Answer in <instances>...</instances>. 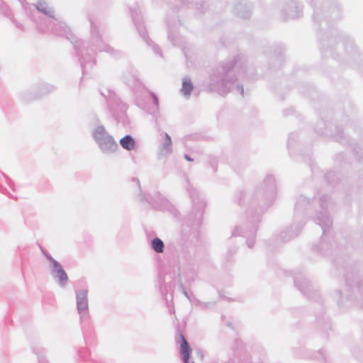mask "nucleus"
Masks as SVG:
<instances>
[{
  "label": "nucleus",
  "instance_id": "nucleus-1",
  "mask_svg": "<svg viewBox=\"0 0 363 363\" xmlns=\"http://www.w3.org/2000/svg\"><path fill=\"white\" fill-rule=\"evenodd\" d=\"M236 65L242 68L241 63L229 62L226 65H222L217 68L216 72L213 73L210 77L209 86L212 91L218 92L220 95H225L234 89L244 96V89L242 86L237 84L234 86L235 81L233 79H227L230 69Z\"/></svg>",
  "mask_w": 363,
  "mask_h": 363
},
{
  "label": "nucleus",
  "instance_id": "nucleus-2",
  "mask_svg": "<svg viewBox=\"0 0 363 363\" xmlns=\"http://www.w3.org/2000/svg\"><path fill=\"white\" fill-rule=\"evenodd\" d=\"M30 7L36 9L38 12H40L48 17L47 20H44V23L38 22L35 16L33 17L40 30L51 32L59 35H65L67 38H70L69 28L64 22L55 18V12L52 8L50 7L45 1H39L36 5H32Z\"/></svg>",
  "mask_w": 363,
  "mask_h": 363
},
{
  "label": "nucleus",
  "instance_id": "nucleus-3",
  "mask_svg": "<svg viewBox=\"0 0 363 363\" xmlns=\"http://www.w3.org/2000/svg\"><path fill=\"white\" fill-rule=\"evenodd\" d=\"M91 135L100 150L104 154L115 152L118 145L113 137L111 135L102 125H96L91 132Z\"/></svg>",
  "mask_w": 363,
  "mask_h": 363
},
{
  "label": "nucleus",
  "instance_id": "nucleus-4",
  "mask_svg": "<svg viewBox=\"0 0 363 363\" xmlns=\"http://www.w3.org/2000/svg\"><path fill=\"white\" fill-rule=\"evenodd\" d=\"M45 256L50 261L49 268L52 276L57 280L60 286L64 287L68 281L67 273L57 260L49 255H45Z\"/></svg>",
  "mask_w": 363,
  "mask_h": 363
},
{
  "label": "nucleus",
  "instance_id": "nucleus-5",
  "mask_svg": "<svg viewBox=\"0 0 363 363\" xmlns=\"http://www.w3.org/2000/svg\"><path fill=\"white\" fill-rule=\"evenodd\" d=\"M91 43L92 47L91 48L92 51L99 50L100 52H106L114 56H117V54L113 53V49L109 45L104 43L102 37L99 35L96 28L91 23Z\"/></svg>",
  "mask_w": 363,
  "mask_h": 363
},
{
  "label": "nucleus",
  "instance_id": "nucleus-6",
  "mask_svg": "<svg viewBox=\"0 0 363 363\" xmlns=\"http://www.w3.org/2000/svg\"><path fill=\"white\" fill-rule=\"evenodd\" d=\"M77 311L81 319L88 317V290L86 289L76 290Z\"/></svg>",
  "mask_w": 363,
  "mask_h": 363
},
{
  "label": "nucleus",
  "instance_id": "nucleus-7",
  "mask_svg": "<svg viewBox=\"0 0 363 363\" xmlns=\"http://www.w3.org/2000/svg\"><path fill=\"white\" fill-rule=\"evenodd\" d=\"M327 201L328 199L326 197H323L320 199V207L323 211L320 212L319 215L315 218L317 223L322 228L323 234L324 235L326 234L327 230L332 225V220L325 211Z\"/></svg>",
  "mask_w": 363,
  "mask_h": 363
},
{
  "label": "nucleus",
  "instance_id": "nucleus-8",
  "mask_svg": "<svg viewBox=\"0 0 363 363\" xmlns=\"http://www.w3.org/2000/svg\"><path fill=\"white\" fill-rule=\"evenodd\" d=\"M159 155L168 157L172 153V142L171 137L164 132L160 133Z\"/></svg>",
  "mask_w": 363,
  "mask_h": 363
},
{
  "label": "nucleus",
  "instance_id": "nucleus-9",
  "mask_svg": "<svg viewBox=\"0 0 363 363\" xmlns=\"http://www.w3.org/2000/svg\"><path fill=\"white\" fill-rule=\"evenodd\" d=\"M131 16L135 23V25L139 32L140 35L144 39V40L150 44L151 41L146 35V29L143 26V23L140 19V15L136 9L130 10Z\"/></svg>",
  "mask_w": 363,
  "mask_h": 363
},
{
  "label": "nucleus",
  "instance_id": "nucleus-10",
  "mask_svg": "<svg viewBox=\"0 0 363 363\" xmlns=\"http://www.w3.org/2000/svg\"><path fill=\"white\" fill-rule=\"evenodd\" d=\"M239 227H236L235 230L233 231V235L237 236V235H242V236H247V245L249 247H252L254 245L255 242V232H256V227L255 225H252L251 228L250 229L249 232L245 231H240Z\"/></svg>",
  "mask_w": 363,
  "mask_h": 363
},
{
  "label": "nucleus",
  "instance_id": "nucleus-11",
  "mask_svg": "<svg viewBox=\"0 0 363 363\" xmlns=\"http://www.w3.org/2000/svg\"><path fill=\"white\" fill-rule=\"evenodd\" d=\"M302 6L295 1H291L287 6V16L289 18H296L299 16Z\"/></svg>",
  "mask_w": 363,
  "mask_h": 363
},
{
  "label": "nucleus",
  "instance_id": "nucleus-12",
  "mask_svg": "<svg viewBox=\"0 0 363 363\" xmlns=\"http://www.w3.org/2000/svg\"><path fill=\"white\" fill-rule=\"evenodd\" d=\"M178 276L181 284H182L183 280L186 283H189L194 279V273L189 267H183L180 269Z\"/></svg>",
  "mask_w": 363,
  "mask_h": 363
},
{
  "label": "nucleus",
  "instance_id": "nucleus-13",
  "mask_svg": "<svg viewBox=\"0 0 363 363\" xmlns=\"http://www.w3.org/2000/svg\"><path fill=\"white\" fill-rule=\"evenodd\" d=\"M234 11L240 17L246 18L250 16V6L246 3L240 2L235 6Z\"/></svg>",
  "mask_w": 363,
  "mask_h": 363
},
{
  "label": "nucleus",
  "instance_id": "nucleus-14",
  "mask_svg": "<svg viewBox=\"0 0 363 363\" xmlns=\"http://www.w3.org/2000/svg\"><path fill=\"white\" fill-rule=\"evenodd\" d=\"M182 343H181V353L183 355V361L184 363H189V354H190V347L189 343L186 340L185 337L183 335H181ZM194 363V362H191Z\"/></svg>",
  "mask_w": 363,
  "mask_h": 363
},
{
  "label": "nucleus",
  "instance_id": "nucleus-15",
  "mask_svg": "<svg viewBox=\"0 0 363 363\" xmlns=\"http://www.w3.org/2000/svg\"><path fill=\"white\" fill-rule=\"evenodd\" d=\"M194 86L191 79L188 77H184L182 82V86L181 93L186 97H189L193 90Z\"/></svg>",
  "mask_w": 363,
  "mask_h": 363
},
{
  "label": "nucleus",
  "instance_id": "nucleus-16",
  "mask_svg": "<svg viewBox=\"0 0 363 363\" xmlns=\"http://www.w3.org/2000/svg\"><path fill=\"white\" fill-rule=\"evenodd\" d=\"M120 144L123 148L132 150L135 148V140L132 136L127 135L120 140Z\"/></svg>",
  "mask_w": 363,
  "mask_h": 363
},
{
  "label": "nucleus",
  "instance_id": "nucleus-17",
  "mask_svg": "<svg viewBox=\"0 0 363 363\" xmlns=\"http://www.w3.org/2000/svg\"><path fill=\"white\" fill-rule=\"evenodd\" d=\"M164 247L163 242L158 238H155L151 241V247L157 253L162 252Z\"/></svg>",
  "mask_w": 363,
  "mask_h": 363
},
{
  "label": "nucleus",
  "instance_id": "nucleus-18",
  "mask_svg": "<svg viewBox=\"0 0 363 363\" xmlns=\"http://www.w3.org/2000/svg\"><path fill=\"white\" fill-rule=\"evenodd\" d=\"M265 183L267 184V187L272 195L274 193L275 189V180L272 176H269L265 179Z\"/></svg>",
  "mask_w": 363,
  "mask_h": 363
},
{
  "label": "nucleus",
  "instance_id": "nucleus-19",
  "mask_svg": "<svg viewBox=\"0 0 363 363\" xmlns=\"http://www.w3.org/2000/svg\"><path fill=\"white\" fill-rule=\"evenodd\" d=\"M55 89V87L52 85L45 84L42 85L41 87V94H45L53 91Z\"/></svg>",
  "mask_w": 363,
  "mask_h": 363
},
{
  "label": "nucleus",
  "instance_id": "nucleus-20",
  "mask_svg": "<svg viewBox=\"0 0 363 363\" xmlns=\"http://www.w3.org/2000/svg\"><path fill=\"white\" fill-rule=\"evenodd\" d=\"M306 203H308V201L304 197H301L296 204V211H298L301 208V206Z\"/></svg>",
  "mask_w": 363,
  "mask_h": 363
},
{
  "label": "nucleus",
  "instance_id": "nucleus-21",
  "mask_svg": "<svg viewBox=\"0 0 363 363\" xmlns=\"http://www.w3.org/2000/svg\"><path fill=\"white\" fill-rule=\"evenodd\" d=\"M40 350L41 349L35 350V352L38 356L39 363H48L46 361V359L44 358V357L43 355V352L42 351H38V350Z\"/></svg>",
  "mask_w": 363,
  "mask_h": 363
},
{
  "label": "nucleus",
  "instance_id": "nucleus-22",
  "mask_svg": "<svg viewBox=\"0 0 363 363\" xmlns=\"http://www.w3.org/2000/svg\"><path fill=\"white\" fill-rule=\"evenodd\" d=\"M74 45L75 49L77 50L78 55H79L80 52L82 53V55H83V51L81 50V46L83 48L84 47V43L77 41L74 43Z\"/></svg>",
  "mask_w": 363,
  "mask_h": 363
},
{
  "label": "nucleus",
  "instance_id": "nucleus-23",
  "mask_svg": "<svg viewBox=\"0 0 363 363\" xmlns=\"http://www.w3.org/2000/svg\"><path fill=\"white\" fill-rule=\"evenodd\" d=\"M204 207H205V203H204V201L203 200H199L198 201V208H199V212H201L203 211L204 209Z\"/></svg>",
  "mask_w": 363,
  "mask_h": 363
},
{
  "label": "nucleus",
  "instance_id": "nucleus-24",
  "mask_svg": "<svg viewBox=\"0 0 363 363\" xmlns=\"http://www.w3.org/2000/svg\"><path fill=\"white\" fill-rule=\"evenodd\" d=\"M151 96L152 97V100H153V102L155 105V107L156 108H157V106H158V99L157 97L153 94V93H151Z\"/></svg>",
  "mask_w": 363,
  "mask_h": 363
},
{
  "label": "nucleus",
  "instance_id": "nucleus-25",
  "mask_svg": "<svg viewBox=\"0 0 363 363\" xmlns=\"http://www.w3.org/2000/svg\"><path fill=\"white\" fill-rule=\"evenodd\" d=\"M152 50L153 51L156 53V54H159V55H161L160 53V49L158 46H157L156 45H152Z\"/></svg>",
  "mask_w": 363,
  "mask_h": 363
},
{
  "label": "nucleus",
  "instance_id": "nucleus-26",
  "mask_svg": "<svg viewBox=\"0 0 363 363\" xmlns=\"http://www.w3.org/2000/svg\"><path fill=\"white\" fill-rule=\"evenodd\" d=\"M159 199L161 201V203L164 206L167 203V201L164 197H162L161 195L159 196Z\"/></svg>",
  "mask_w": 363,
  "mask_h": 363
},
{
  "label": "nucleus",
  "instance_id": "nucleus-27",
  "mask_svg": "<svg viewBox=\"0 0 363 363\" xmlns=\"http://www.w3.org/2000/svg\"><path fill=\"white\" fill-rule=\"evenodd\" d=\"M181 286L183 288V294H184V296L189 300L191 301V298L188 294V292L185 290V289L184 288L183 286V284H181Z\"/></svg>",
  "mask_w": 363,
  "mask_h": 363
},
{
  "label": "nucleus",
  "instance_id": "nucleus-28",
  "mask_svg": "<svg viewBox=\"0 0 363 363\" xmlns=\"http://www.w3.org/2000/svg\"><path fill=\"white\" fill-rule=\"evenodd\" d=\"M80 61H81L82 72H84V71L86 68V63H85L84 61L82 60V59H80Z\"/></svg>",
  "mask_w": 363,
  "mask_h": 363
},
{
  "label": "nucleus",
  "instance_id": "nucleus-29",
  "mask_svg": "<svg viewBox=\"0 0 363 363\" xmlns=\"http://www.w3.org/2000/svg\"><path fill=\"white\" fill-rule=\"evenodd\" d=\"M188 191L189 192L190 196L192 198L196 194V191L194 189H193V188L189 189Z\"/></svg>",
  "mask_w": 363,
  "mask_h": 363
},
{
  "label": "nucleus",
  "instance_id": "nucleus-30",
  "mask_svg": "<svg viewBox=\"0 0 363 363\" xmlns=\"http://www.w3.org/2000/svg\"><path fill=\"white\" fill-rule=\"evenodd\" d=\"M168 38L172 42L173 44H176L175 40L171 33H169Z\"/></svg>",
  "mask_w": 363,
  "mask_h": 363
},
{
  "label": "nucleus",
  "instance_id": "nucleus-31",
  "mask_svg": "<svg viewBox=\"0 0 363 363\" xmlns=\"http://www.w3.org/2000/svg\"><path fill=\"white\" fill-rule=\"evenodd\" d=\"M295 282V284L299 288V289L304 294H306V292L301 287V286L298 285V281L297 280H295L294 281Z\"/></svg>",
  "mask_w": 363,
  "mask_h": 363
},
{
  "label": "nucleus",
  "instance_id": "nucleus-32",
  "mask_svg": "<svg viewBox=\"0 0 363 363\" xmlns=\"http://www.w3.org/2000/svg\"><path fill=\"white\" fill-rule=\"evenodd\" d=\"M184 157L188 161H192L193 160V159H191L188 155H185Z\"/></svg>",
  "mask_w": 363,
  "mask_h": 363
},
{
  "label": "nucleus",
  "instance_id": "nucleus-33",
  "mask_svg": "<svg viewBox=\"0 0 363 363\" xmlns=\"http://www.w3.org/2000/svg\"><path fill=\"white\" fill-rule=\"evenodd\" d=\"M259 220V217L257 216L255 219H252V222H255V223H257Z\"/></svg>",
  "mask_w": 363,
  "mask_h": 363
},
{
  "label": "nucleus",
  "instance_id": "nucleus-34",
  "mask_svg": "<svg viewBox=\"0 0 363 363\" xmlns=\"http://www.w3.org/2000/svg\"><path fill=\"white\" fill-rule=\"evenodd\" d=\"M21 1V4H22L23 7L27 10V9L25 7V5H24V0H19Z\"/></svg>",
  "mask_w": 363,
  "mask_h": 363
},
{
  "label": "nucleus",
  "instance_id": "nucleus-35",
  "mask_svg": "<svg viewBox=\"0 0 363 363\" xmlns=\"http://www.w3.org/2000/svg\"><path fill=\"white\" fill-rule=\"evenodd\" d=\"M133 181L136 182L137 185L140 186V182L138 179H134Z\"/></svg>",
  "mask_w": 363,
  "mask_h": 363
},
{
  "label": "nucleus",
  "instance_id": "nucleus-36",
  "mask_svg": "<svg viewBox=\"0 0 363 363\" xmlns=\"http://www.w3.org/2000/svg\"><path fill=\"white\" fill-rule=\"evenodd\" d=\"M16 27H18V28H19L22 29V27H21V26L20 24H16Z\"/></svg>",
  "mask_w": 363,
  "mask_h": 363
},
{
  "label": "nucleus",
  "instance_id": "nucleus-37",
  "mask_svg": "<svg viewBox=\"0 0 363 363\" xmlns=\"http://www.w3.org/2000/svg\"><path fill=\"white\" fill-rule=\"evenodd\" d=\"M8 194H9V196L10 197H11V198H15L13 195L9 194V193H8Z\"/></svg>",
  "mask_w": 363,
  "mask_h": 363
},
{
  "label": "nucleus",
  "instance_id": "nucleus-38",
  "mask_svg": "<svg viewBox=\"0 0 363 363\" xmlns=\"http://www.w3.org/2000/svg\"><path fill=\"white\" fill-rule=\"evenodd\" d=\"M93 63H94V62H93V61H90V62H89L87 64H91V65H92Z\"/></svg>",
  "mask_w": 363,
  "mask_h": 363
},
{
  "label": "nucleus",
  "instance_id": "nucleus-39",
  "mask_svg": "<svg viewBox=\"0 0 363 363\" xmlns=\"http://www.w3.org/2000/svg\"><path fill=\"white\" fill-rule=\"evenodd\" d=\"M193 203H194V206H195L196 203H195V200L194 199L193 200Z\"/></svg>",
  "mask_w": 363,
  "mask_h": 363
}]
</instances>
